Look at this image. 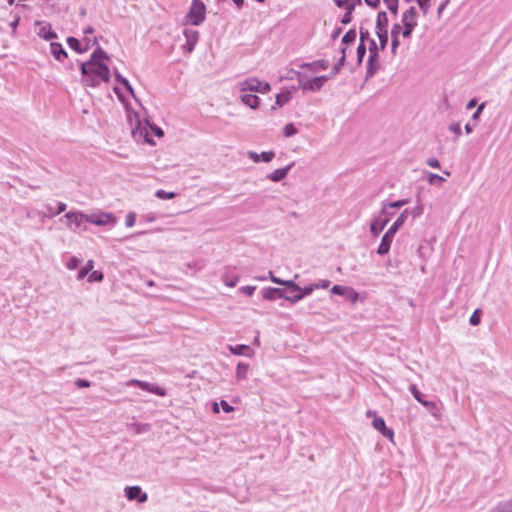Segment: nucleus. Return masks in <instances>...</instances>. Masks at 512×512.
Wrapping results in <instances>:
<instances>
[{
	"mask_svg": "<svg viewBox=\"0 0 512 512\" xmlns=\"http://www.w3.org/2000/svg\"><path fill=\"white\" fill-rule=\"evenodd\" d=\"M306 66L312 67L314 70H318V69L325 70L328 68L329 62L326 60H318V61H314L311 64H306Z\"/></svg>",
	"mask_w": 512,
	"mask_h": 512,
	"instance_id": "nucleus-37",
	"label": "nucleus"
},
{
	"mask_svg": "<svg viewBox=\"0 0 512 512\" xmlns=\"http://www.w3.org/2000/svg\"><path fill=\"white\" fill-rule=\"evenodd\" d=\"M281 292L280 288H267L263 290V298L267 300H274L276 296L281 298Z\"/></svg>",
	"mask_w": 512,
	"mask_h": 512,
	"instance_id": "nucleus-29",
	"label": "nucleus"
},
{
	"mask_svg": "<svg viewBox=\"0 0 512 512\" xmlns=\"http://www.w3.org/2000/svg\"><path fill=\"white\" fill-rule=\"evenodd\" d=\"M239 290H240V292H242L248 296H252L256 290V287L255 286H242Z\"/></svg>",
	"mask_w": 512,
	"mask_h": 512,
	"instance_id": "nucleus-56",
	"label": "nucleus"
},
{
	"mask_svg": "<svg viewBox=\"0 0 512 512\" xmlns=\"http://www.w3.org/2000/svg\"><path fill=\"white\" fill-rule=\"evenodd\" d=\"M478 312H479V310H475L469 319L470 324L473 326L478 325L480 322V317H479Z\"/></svg>",
	"mask_w": 512,
	"mask_h": 512,
	"instance_id": "nucleus-57",
	"label": "nucleus"
},
{
	"mask_svg": "<svg viewBox=\"0 0 512 512\" xmlns=\"http://www.w3.org/2000/svg\"><path fill=\"white\" fill-rule=\"evenodd\" d=\"M127 109V120L131 126V134L135 141L141 142V143H147L150 145H154L155 142L153 139L149 137V121H141L139 115L129 109L126 106Z\"/></svg>",
	"mask_w": 512,
	"mask_h": 512,
	"instance_id": "nucleus-2",
	"label": "nucleus"
},
{
	"mask_svg": "<svg viewBox=\"0 0 512 512\" xmlns=\"http://www.w3.org/2000/svg\"><path fill=\"white\" fill-rule=\"evenodd\" d=\"M410 392L412 393L413 397L420 403L422 402L423 395L422 393L417 389L416 385L412 384L409 387Z\"/></svg>",
	"mask_w": 512,
	"mask_h": 512,
	"instance_id": "nucleus-44",
	"label": "nucleus"
},
{
	"mask_svg": "<svg viewBox=\"0 0 512 512\" xmlns=\"http://www.w3.org/2000/svg\"><path fill=\"white\" fill-rule=\"evenodd\" d=\"M67 44L77 53H84L89 49V43L82 47L80 41L74 37H68Z\"/></svg>",
	"mask_w": 512,
	"mask_h": 512,
	"instance_id": "nucleus-24",
	"label": "nucleus"
},
{
	"mask_svg": "<svg viewBox=\"0 0 512 512\" xmlns=\"http://www.w3.org/2000/svg\"><path fill=\"white\" fill-rule=\"evenodd\" d=\"M394 236H395V234L389 230H387L385 232V234L383 235V237L381 239L380 245L377 249V253L379 255L384 256V255L388 254L390 247H391V243L393 242Z\"/></svg>",
	"mask_w": 512,
	"mask_h": 512,
	"instance_id": "nucleus-14",
	"label": "nucleus"
},
{
	"mask_svg": "<svg viewBox=\"0 0 512 512\" xmlns=\"http://www.w3.org/2000/svg\"><path fill=\"white\" fill-rule=\"evenodd\" d=\"M387 15L385 12H379L376 20V31H379V28L387 29Z\"/></svg>",
	"mask_w": 512,
	"mask_h": 512,
	"instance_id": "nucleus-32",
	"label": "nucleus"
},
{
	"mask_svg": "<svg viewBox=\"0 0 512 512\" xmlns=\"http://www.w3.org/2000/svg\"><path fill=\"white\" fill-rule=\"evenodd\" d=\"M249 371V364L239 362L236 368V378L238 381L245 380Z\"/></svg>",
	"mask_w": 512,
	"mask_h": 512,
	"instance_id": "nucleus-26",
	"label": "nucleus"
},
{
	"mask_svg": "<svg viewBox=\"0 0 512 512\" xmlns=\"http://www.w3.org/2000/svg\"><path fill=\"white\" fill-rule=\"evenodd\" d=\"M155 195L159 199H173L176 196L174 192H167L165 190H157Z\"/></svg>",
	"mask_w": 512,
	"mask_h": 512,
	"instance_id": "nucleus-40",
	"label": "nucleus"
},
{
	"mask_svg": "<svg viewBox=\"0 0 512 512\" xmlns=\"http://www.w3.org/2000/svg\"><path fill=\"white\" fill-rule=\"evenodd\" d=\"M297 132L298 130L292 123L286 124L283 128V134L285 137H292L297 134Z\"/></svg>",
	"mask_w": 512,
	"mask_h": 512,
	"instance_id": "nucleus-38",
	"label": "nucleus"
},
{
	"mask_svg": "<svg viewBox=\"0 0 512 512\" xmlns=\"http://www.w3.org/2000/svg\"><path fill=\"white\" fill-rule=\"evenodd\" d=\"M269 276H270V280L275 284L283 285V286H286L287 288L292 287V288L298 289V285L292 280H282V279L274 276L271 271L269 272Z\"/></svg>",
	"mask_w": 512,
	"mask_h": 512,
	"instance_id": "nucleus-28",
	"label": "nucleus"
},
{
	"mask_svg": "<svg viewBox=\"0 0 512 512\" xmlns=\"http://www.w3.org/2000/svg\"><path fill=\"white\" fill-rule=\"evenodd\" d=\"M35 29L37 35L46 40H51L57 37L56 33L52 31L51 25L47 22H37Z\"/></svg>",
	"mask_w": 512,
	"mask_h": 512,
	"instance_id": "nucleus-12",
	"label": "nucleus"
},
{
	"mask_svg": "<svg viewBox=\"0 0 512 512\" xmlns=\"http://www.w3.org/2000/svg\"><path fill=\"white\" fill-rule=\"evenodd\" d=\"M67 206L64 202L57 203V210L55 211V215H58L66 210Z\"/></svg>",
	"mask_w": 512,
	"mask_h": 512,
	"instance_id": "nucleus-64",
	"label": "nucleus"
},
{
	"mask_svg": "<svg viewBox=\"0 0 512 512\" xmlns=\"http://www.w3.org/2000/svg\"><path fill=\"white\" fill-rule=\"evenodd\" d=\"M420 403L428 410H430L433 416H436V413L434 411L437 410V407L434 402L423 399L422 402Z\"/></svg>",
	"mask_w": 512,
	"mask_h": 512,
	"instance_id": "nucleus-50",
	"label": "nucleus"
},
{
	"mask_svg": "<svg viewBox=\"0 0 512 512\" xmlns=\"http://www.w3.org/2000/svg\"><path fill=\"white\" fill-rule=\"evenodd\" d=\"M50 52L58 61H63L67 57V53L60 43L52 42Z\"/></svg>",
	"mask_w": 512,
	"mask_h": 512,
	"instance_id": "nucleus-21",
	"label": "nucleus"
},
{
	"mask_svg": "<svg viewBox=\"0 0 512 512\" xmlns=\"http://www.w3.org/2000/svg\"><path fill=\"white\" fill-rule=\"evenodd\" d=\"M125 496L129 500H138L140 503L147 501V494L143 493L139 486H130L125 489Z\"/></svg>",
	"mask_w": 512,
	"mask_h": 512,
	"instance_id": "nucleus-13",
	"label": "nucleus"
},
{
	"mask_svg": "<svg viewBox=\"0 0 512 512\" xmlns=\"http://www.w3.org/2000/svg\"><path fill=\"white\" fill-rule=\"evenodd\" d=\"M379 63L377 61V58H374L373 55H369L368 62H367V72H366V78L372 77L378 70Z\"/></svg>",
	"mask_w": 512,
	"mask_h": 512,
	"instance_id": "nucleus-25",
	"label": "nucleus"
},
{
	"mask_svg": "<svg viewBox=\"0 0 512 512\" xmlns=\"http://www.w3.org/2000/svg\"><path fill=\"white\" fill-rule=\"evenodd\" d=\"M136 215L133 212H130L126 216L125 224L127 227H132L135 224Z\"/></svg>",
	"mask_w": 512,
	"mask_h": 512,
	"instance_id": "nucleus-55",
	"label": "nucleus"
},
{
	"mask_svg": "<svg viewBox=\"0 0 512 512\" xmlns=\"http://www.w3.org/2000/svg\"><path fill=\"white\" fill-rule=\"evenodd\" d=\"M107 58V54L98 48L87 62L81 64L82 83L85 86L98 87L102 82L109 81V68L103 63V60Z\"/></svg>",
	"mask_w": 512,
	"mask_h": 512,
	"instance_id": "nucleus-1",
	"label": "nucleus"
},
{
	"mask_svg": "<svg viewBox=\"0 0 512 512\" xmlns=\"http://www.w3.org/2000/svg\"><path fill=\"white\" fill-rule=\"evenodd\" d=\"M347 291H349V288L341 285H334L331 288V292L336 295H345Z\"/></svg>",
	"mask_w": 512,
	"mask_h": 512,
	"instance_id": "nucleus-47",
	"label": "nucleus"
},
{
	"mask_svg": "<svg viewBox=\"0 0 512 512\" xmlns=\"http://www.w3.org/2000/svg\"><path fill=\"white\" fill-rule=\"evenodd\" d=\"M87 222L97 226L114 225L116 223V217L111 212L92 213L88 214Z\"/></svg>",
	"mask_w": 512,
	"mask_h": 512,
	"instance_id": "nucleus-6",
	"label": "nucleus"
},
{
	"mask_svg": "<svg viewBox=\"0 0 512 512\" xmlns=\"http://www.w3.org/2000/svg\"><path fill=\"white\" fill-rule=\"evenodd\" d=\"M228 349L234 355L249 356L250 354L248 352L251 351L250 347L247 345H236V346L228 345Z\"/></svg>",
	"mask_w": 512,
	"mask_h": 512,
	"instance_id": "nucleus-27",
	"label": "nucleus"
},
{
	"mask_svg": "<svg viewBox=\"0 0 512 512\" xmlns=\"http://www.w3.org/2000/svg\"><path fill=\"white\" fill-rule=\"evenodd\" d=\"M387 8L393 13L396 14L398 10V0H384Z\"/></svg>",
	"mask_w": 512,
	"mask_h": 512,
	"instance_id": "nucleus-48",
	"label": "nucleus"
},
{
	"mask_svg": "<svg viewBox=\"0 0 512 512\" xmlns=\"http://www.w3.org/2000/svg\"><path fill=\"white\" fill-rule=\"evenodd\" d=\"M300 286L298 285V289L288 287L287 290H283L281 292V298L291 302L296 303L300 300H302V295L299 292Z\"/></svg>",
	"mask_w": 512,
	"mask_h": 512,
	"instance_id": "nucleus-16",
	"label": "nucleus"
},
{
	"mask_svg": "<svg viewBox=\"0 0 512 512\" xmlns=\"http://www.w3.org/2000/svg\"><path fill=\"white\" fill-rule=\"evenodd\" d=\"M152 133H154L159 138L163 137V135H164V132L160 127L155 126L149 122V137L151 139H152V137H151Z\"/></svg>",
	"mask_w": 512,
	"mask_h": 512,
	"instance_id": "nucleus-39",
	"label": "nucleus"
},
{
	"mask_svg": "<svg viewBox=\"0 0 512 512\" xmlns=\"http://www.w3.org/2000/svg\"><path fill=\"white\" fill-rule=\"evenodd\" d=\"M184 36L186 39L185 44L183 45V50L187 53H191L194 50V47L198 41L199 33L193 29H185Z\"/></svg>",
	"mask_w": 512,
	"mask_h": 512,
	"instance_id": "nucleus-11",
	"label": "nucleus"
},
{
	"mask_svg": "<svg viewBox=\"0 0 512 512\" xmlns=\"http://www.w3.org/2000/svg\"><path fill=\"white\" fill-rule=\"evenodd\" d=\"M408 216V209H405L399 217L394 221V223L390 226L388 229L392 233L396 234L397 231L404 225L405 221L407 220Z\"/></svg>",
	"mask_w": 512,
	"mask_h": 512,
	"instance_id": "nucleus-23",
	"label": "nucleus"
},
{
	"mask_svg": "<svg viewBox=\"0 0 512 512\" xmlns=\"http://www.w3.org/2000/svg\"><path fill=\"white\" fill-rule=\"evenodd\" d=\"M293 90H295L294 87L292 89H287V90L277 94L275 106H272V109H276L277 107H282L284 104L288 103L292 98Z\"/></svg>",
	"mask_w": 512,
	"mask_h": 512,
	"instance_id": "nucleus-19",
	"label": "nucleus"
},
{
	"mask_svg": "<svg viewBox=\"0 0 512 512\" xmlns=\"http://www.w3.org/2000/svg\"><path fill=\"white\" fill-rule=\"evenodd\" d=\"M366 40H369V32L368 30L360 29V43L364 44Z\"/></svg>",
	"mask_w": 512,
	"mask_h": 512,
	"instance_id": "nucleus-61",
	"label": "nucleus"
},
{
	"mask_svg": "<svg viewBox=\"0 0 512 512\" xmlns=\"http://www.w3.org/2000/svg\"><path fill=\"white\" fill-rule=\"evenodd\" d=\"M239 91L241 93L256 92L266 94L270 91L271 87L268 82L261 81L258 78L250 77L238 84Z\"/></svg>",
	"mask_w": 512,
	"mask_h": 512,
	"instance_id": "nucleus-3",
	"label": "nucleus"
},
{
	"mask_svg": "<svg viewBox=\"0 0 512 512\" xmlns=\"http://www.w3.org/2000/svg\"><path fill=\"white\" fill-rule=\"evenodd\" d=\"M292 166H293V163H291L285 167L276 169L274 172L269 174L267 176V178L273 182H279L287 176V174L290 171V169L292 168Z\"/></svg>",
	"mask_w": 512,
	"mask_h": 512,
	"instance_id": "nucleus-18",
	"label": "nucleus"
},
{
	"mask_svg": "<svg viewBox=\"0 0 512 512\" xmlns=\"http://www.w3.org/2000/svg\"><path fill=\"white\" fill-rule=\"evenodd\" d=\"M138 386L139 388L145 390V391H148V392H151L155 395H158V396H165L166 395V391L164 388L162 387H159V386H156L154 384H151L149 382H145V381H141V380H137V379H131L129 381L126 382V386Z\"/></svg>",
	"mask_w": 512,
	"mask_h": 512,
	"instance_id": "nucleus-8",
	"label": "nucleus"
},
{
	"mask_svg": "<svg viewBox=\"0 0 512 512\" xmlns=\"http://www.w3.org/2000/svg\"><path fill=\"white\" fill-rule=\"evenodd\" d=\"M241 101L251 109H257L260 104L259 97L251 93H242Z\"/></svg>",
	"mask_w": 512,
	"mask_h": 512,
	"instance_id": "nucleus-20",
	"label": "nucleus"
},
{
	"mask_svg": "<svg viewBox=\"0 0 512 512\" xmlns=\"http://www.w3.org/2000/svg\"><path fill=\"white\" fill-rule=\"evenodd\" d=\"M402 29H403L402 23H395L391 29V36L400 37Z\"/></svg>",
	"mask_w": 512,
	"mask_h": 512,
	"instance_id": "nucleus-51",
	"label": "nucleus"
},
{
	"mask_svg": "<svg viewBox=\"0 0 512 512\" xmlns=\"http://www.w3.org/2000/svg\"><path fill=\"white\" fill-rule=\"evenodd\" d=\"M75 385L79 388H88L91 386V383L85 379H77Z\"/></svg>",
	"mask_w": 512,
	"mask_h": 512,
	"instance_id": "nucleus-58",
	"label": "nucleus"
},
{
	"mask_svg": "<svg viewBox=\"0 0 512 512\" xmlns=\"http://www.w3.org/2000/svg\"><path fill=\"white\" fill-rule=\"evenodd\" d=\"M206 6L202 0H193L186 19L192 25L198 26L205 20Z\"/></svg>",
	"mask_w": 512,
	"mask_h": 512,
	"instance_id": "nucleus-4",
	"label": "nucleus"
},
{
	"mask_svg": "<svg viewBox=\"0 0 512 512\" xmlns=\"http://www.w3.org/2000/svg\"><path fill=\"white\" fill-rule=\"evenodd\" d=\"M123 86L125 87V89L130 93V95L136 99L135 97V93H134V89L132 88V86L130 85L129 81L128 80H124L123 81Z\"/></svg>",
	"mask_w": 512,
	"mask_h": 512,
	"instance_id": "nucleus-62",
	"label": "nucleus"
},
{
	"mask_svg": "<svg viewBox=\"0 0 512 512\" xmlns=\"http://www.w3.org/2000/svg\"><path fill=\"white\" fill-rule=\"evenodd\" d=\"M319 289V284H310L308 286H305V287H300V294L302 295V299L305 297V296H308L310 295L314 290H317Z\"/></svg>",
	"mask_w": 512,
	"mask_h": 512,
	"instance_id": "nucleus-35",
	"label": "nucleus"
},
{
	"mask_svg": "<svg viewBox=\"0 0 512 512\" xmlns=\"http://www.w3.org/2000/svg\"><path fill=\"white\" fill-rule=\"evenodd\" d=\"M93 267H94V261L88 260L86 265L79 270V272L77 274V279L78 280L84 279L91 272Z\"/></svg>",
	"mask_w": 512,
	"mask_h": 512,
	"instance_id": "nucleus-31",
	"label": "nucleus"
},
{
	"mask_svg": "<svg viewBox=\"0 0 512 512\" xmlns=\"http://www.w3.org/2000/svg\"><path fill=\"white\" fill-rule=\"evenodd\" d=\"M346 2H347V6H345L346 12L343 15V18L341 20V22L343 24H348V23L351 22L352 10L354 9L356 4H360L361 3V0H346Z\"/></svg>",
	"mask_w": 512,
	"mask_h": 512,
	"instance_id": "nucleus-22",
	"label": "nucleus"
},
{
	"mask_svg": "<svg viewBox=\"0 0 512 512\" xmlns=\"http://www.w3.org/2000/svg\"><path fill=\"white\" fill-rule=\"evenodd\" d=\"M423 212H424V207L422 204H418L416 207H414L410 211L408 210V214H411L413 216V218L420 217L423 214Z\"/></svg>",
	"mask_w": 512,
	"mask_h": 512,
	"instance_id": "nucleus-43",
	"label": "nucleus"
},
{
	"mask_svg": "<svg viewBox=\"0 0 512 512\" xmlns=\"http://www.w3.org/2000/svg\"><path fill=\"white\" fill-rule=\"evenodd\" d=\"M393 213L387 210V205H382L380 215L374 218L370 224V232L373 236H378L380 232L385 228Z\"/></svg>",
	"mask_w": 512,
	"mask_h": 512,
	"instance_id": "nucleus-5",
	"label": "nucleus"
},
{
	"mask_svg": "<svg viewBox=\"0 0 512 512\" xmlns=\"http://www.w3.org/2000/svg\"><path fill=\"white\" fill-rule=\"evenodd\" d=\"M376 34L379 39L380 48L383 50L388 42L387 29L379 28V31H376Z\"/></svg>",
	"mask_w": 512,
	"mask_h": 512,
	"instance_id": "nucleus-33",
	"label": "nucleus"
},
{
	"mask_svg": "<svg viewBox=\"0 0 512 512\" xmlns=\"http://www.w3.org/2000/svg\"><path fill=\"white\" fill-rule=\"evenodd\" d=\"M413 30H414V29H411V28H409V27H405V26H403V29H402V31H401L400 36H402L403 38H407V39H408V38H410V37H411Z\"/></svg>",
	"mask_w": 512,
	"mask_h": 512,
	"instance_id": "nucleus-60",
	"label": "nucleus"
},
{
	"mask_svg": "<svg viewBox=\"0 0 512 512\" xmlns=\"http://www.w3.org/2000/svg\"><path fill=\"white\" fill-rule=\"evenodd\" d=\"M356 31L351 29L345 33V35L342 38V43L344 44H350L353 43L356 40Z\"/></svg>",
	"mask_w": 512,
	"mask_h": 512,
	"instance_id": "nucleus-36",
	"label": "nucleus"
},
{
	"mask_svg": "<svg viewBox=\"0 0 512 512\" xmlns=\"http://www.w3.org/2000/svg\"><path fill=\"white\" fill-rule=\"evenodd\" d=\"M372 425L373 427L378 430L379 432H381V434L386 437V438H389V439H392L393 436H394V433H393V430L392 429H389L386 427L385 425V421L383 418L381 417H375L373 419V422H372Z\"/></svg>",
	"mask_w": 512,
	"mask_h": 512,
	"instance_id": "nucleus-15",
	"label": "nucleus"
},
{
	"mask_svg": "<svg viewBox=\"0 0 512 512\" xmlns=\"http://www.w3.org/2000/svg\"><path fill=\"white\" fill-rule=\"evenodd\" d=\"M222 280L228 287H235L238 283V276H230L228 272H225L222 276Z\"/></svg>",
	"mask_w": 512,
	"mask_h": 512,
	"instance_id": "nucleus-34",
	"label": "nucleus"
},
{
	"mask_svg": "<svg viewBox=\"0 0 512 512\" xmlns=\"http://www.w3.org/2000/svg\"><path fill=\"white\" fill-rule=\"evenodd\" d=\"M220 405H221V408L224 410V412L226 413H230L232 411H234V407L231 406L227 401L225 400H222L220 402Z\"/></svg>",
	"mask_w": 512,
	"mask_h": 512,
	"instance_id": "nucleus-59",
	"label": "nucleus"
},
{
	"mask_svg": "<svg viewBox=\"0 0 512 512\" xmlns=\"http://www.w3.org/2000/svg\"><path fill=\"white\" fill-rule=\"evenodd\" d=\"M247 155L255 163H259L260 161L270 162L275 156L274 152L272 151H265L262 152L261 154H258L254 151H249Z\"/></svg>",
	"mask_w": 512,
	"mask_h": 512,
	"instance_id": "nucleus-17",
	"label": "nucleus"
},
{
	"mask_svg": "<svg viewBox=\"0 0 512 512\" xmlns=\"http://www.w3.org/2000/svg\"><path fill=\"white\" fill-rule=\"evenodd\" d=\"M344 63H345L344 56H341L340 59L338 60V62L333 66L330 76L332 77V76H335L336 74H338L339 71L341 70V67L344 65Z\"/></svg>",
	"mask_w": 512,
	"mask_h": 512,
	"instance_id": "nucleus-49",
	"label": "nucleus"
},
{
	"mask_svg": "<svg viewBox=\"0 0 512 512\" xmlns=\"http://www.w3.org/2000/svg\"><path fill=\"white\" fill-rule=\"evenodd\" d=\"M365 53H366L365 44L360 43L359 46L357 47V62H358V64L362 63Z\"/></svg>",
	"mask_w": 512,
	"mask_h": 512,
	"instance_id": "nucleus-46",
	"label": "nucleus"
},
{
	"mask_svg": "<svg viewBox=\"0 0 512 512\" xmlns=\"http://www.w3.org/2000/svg\"><path fill=\"white\" fill-rule=\"evenodd\" d=\"M330 78L331 76H319L306 82L300 81L299 88H302L303 90L318 91Z\"/></svg>",
	"mask_w": 512,
	"mask_h": 512,
	"instance_id": "nucleus-9",
	"label": "nucleus"
},
{
	"mask_svg": "<svg viewBox=\"0 0 512 512\" xmlns=\"http://www.w3.org/2000/svg\"><path fill=\"white\" fill-rule=\"evenodd\" d=\"M369 55H373L374 58H378V46L374 40H370Z\"/></svg>",
	"mask_w": 512,
	"mask_h": 512,
	"instance_id": "nucleus-54",
	"label": "nucleus"
},
{
	"mask_svg": "<svg viewBox=\"0 0 512 512\" xmlns=\"http://www.w3.org/2000/svg\"><path fill=\"white\" fill-rule=\"evenodd\" d=\"M103 280V273L100 271H92L89 275V282H100Z\"/></svg>",
	"mask_w": 512,
	"mask_h": 512,
	"instance_id": "nucleus-45",
	"label": "nucleus"
},
{
	"mask_svg": "<svg viewBox=\"0 0 512 512\" xmlns=\"http://www.w3.org/2000/svg\"><path fill=\"white\" fill-rule=\"evenodd\" d=\"M491 512H512V498L507 501L500 502L491 510Z\"/></svg>",
	"mask_w": 512,
	"mask_h": 512,
	"instance_id": "nucleus-30",
	"label": "nucleus"
},
{
	"mask_svg": "<svg viewBox=\"0 0 512 512\" xmlns=\"http://www.w3.org/2000/svg\"><path fill=\"white\" fill-rule=\"evenodd\" d=\"M408 203H409L408 199H401L398 201L390 202V203H387V210L389 208H401ZM384 205H386V203Z\"/></svg>",
	"mask_w": 512,
	"mask_h": 512,
	"instance_id": "nucleus-41",
	"label": "nucleus"
},
{
	"mask_svg": "<svg viewBox=\"0 0 512 512\" xmlns=\"http://www.w3.org/2000/svg\"><path fill=\"white\" fill-rule=\"evenodd\" d=\"M81 260L75 256H72L67 262H66V267L69 269V270H74L78 267V265L80 264Z\"/></svg>",
	"mask_w": 512,
	"mask_h": 512,
	"instance_id": "nucleus-42",
	"label": "nucleus"
},
{
	"mask_svg": "<svg viewBox=\"0 0 512 512\" xmlns=\"http://www.w3.org/2000/svg\"><path fill=\"white\" fill-rule=\"evenodd\" d=\"M427 164L432 168H440V162L436 158L428 159Z\"/></svg>",
	"mask_w": 512,
	"mask_h": 512,
	"instance_id": "nucleus-63",
	"label": "nucleus"
},
{
	"mask_svg": "<svg viewBox=\"0 0 512 512\" xmlns=\"http://www.w3.org/2000/svg\"><path fill=\"white\" fill-rule=\"evenodd\" d=\"M400 45V39L397 36H391V51L395 55L397 48Z\"/></svg>",
	"mask_w": 512,
	"mask_h": 512,
	"instance_id": "nucleus-53",
	"label": "nucleus"
},
{
	"mask_svg": "<svg viewBox=\"0 0 512 512\" xmlns=\"http://www.w3.org/2000/svg\"><path fill=\"white\" fill-rule=\"evenodd\" d=\"M401 23L405 27L414 29L418 24V12L414 6L408 8L402 15Z\"/></svg>",
	"mask_w": 512,
	"mask_h": 512,
	"instance_id": "nucleus-10",
	"label": "nucleus"
},
{
	"mask_svg": "<svg viewBox=\"0 0 512 512\" xmlns=\"http://www.w3.org/2000/svg\"><path fill=\"white\" fill-rule=\"evenodd\" d=\"M64 219L67 220V226L69 228H72L73 224L76 228H80L83 223L87 222L88 214H85L82 211H69L60 218V221H63Z\"/></svg>",
	"mask_w": 512,
	"mask_h": 512,
	"instance_id": "nucleus-7",
	"label": "nucleus"
},
{
	"mask_svg": "<svg viewBox=\"0 0 512 512\" xmlns=\"http://www.w3.org/2000/svg\"><path fill=\"white\" fill-rule=\"evenodd\" d=\"M443 181H444V178L441 177L440 175L433 174V173L429 174V177H428L429 184L433 185V184H435L437 182H443Z\"/></svg>",
	"mask_w": 512,
	"mask_h": 512,
	"instance_id": "nucleus-52",
	"label": "nucleus"
}]
</instances>
